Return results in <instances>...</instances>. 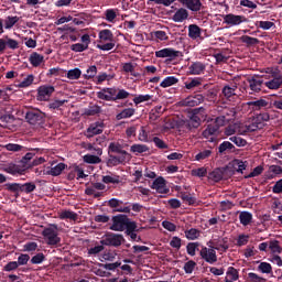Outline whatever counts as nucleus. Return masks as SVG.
I'll use <instances>...</instances> for the list:
<instances>
[{"label":"nucleus","instance_id":"1","mask_svg":"<svg viewBox=\"0 0 282 282\" xmlns=\"http://www.w3.org/2000/svg\"><path fill=\"white\" fill-rule=\"evenodd\" d=\"M129 96H131V93L124 90V88L118 87H104L100 91H97V98L99 100H106V102L127 100Z\"/></svg>","mask_w":282,"mask_h":282},{"label":"nucleus","instance_id":"2","mask_svg":"<svg viewBox=\"0 0 282 282\" xmlns=\"http://www.w3.org/2000/svg\"><path fill=\"white\" fill-rule=\"evenodd\" d=\"M135 221L131 220L129 216L124 214H118L111 217L110 223H108L109 230L113 232H124Z\"/></svg>","mask_w":282,"mask_h":282},{"label":"nucleus","instance_id":"3","mask_svg":"<svg viewBox=\"0 0 282 282\" xmlns=\"http://www.w3.org/2000/svg\"><path fill=\"white\" fill-rule=\"evenodd\" d=\"M7 191L10 193H14L15 197H19V193H26V195H30V193H34L36 191V184L29 182V183H8L6 184Z\"/></svg>","mask_w":282,"mask_h":282},{"label":"nucleus","instance_id":"4","mask_svg":"<svg viewBox=\"0 0 282 282\" xmlns=\"http://www.w3.org/2000/svg\"><path fill=\"white\" fill-rule=\"evenodd\" d=\"M47 246H58L61 237H58V225H51L42 231Z\"/></svg>","mask_w":282,"mask_h":282},{"label":"nucleus","instance_id":"5","mask_svg":"<svg viewBox=\"0 0 282 282\" xmlns=\"http://www.w3.org/2000/svg\"><path fill=\"white\" fill-rule=\"evenodd\" d=\"M263 76L261 75H252L251 77L247 78V94H259L263 90Z\"/></svg>","mask_w":282,"mask_h":282},{"label":"nucleus","instance_id":"6","mask_svg":"<svg viewBox=\"0 0 282 282\" xmlns=\"http://www.w3.org/2000/svg\"><path fill=\"white\" fill-rule=\"evenodd\" d=\"M101 246L120 248L124 243V236L121 234L107 232L100 240Z\"/></svg>","mask_w":282,"mask_h":282},{"label":"nucleus","instance_id":"7","mask_svg":"<svg viewBox=\"0 0 282 282\" xmlns=\"http://www.w3.org/2000/svg\"><path fill=\"white\" fill-rule=\"evenodd\" d=\"M25 120L29 124H43L45 122V112L40 109H31L25 112Z\"/></svg>","mask_w":282,"mask_h":282},{"label":"nucleus","instance_id":"8","mask_svg":"<svg viewBox=\"0 0 282 282\" xmlns=\"http://www.w3.org/2000/svg\"><path fill=\"white\" fill-rule=\"evenodd\" d=\"M223 23L229 28L241 25V23H248V18L245 15H237L235 13L223 14Z\"/></svg>","mask_w":282,"mask_h":282},{"label":"nucleus","instance_id":"9","mask_svg":"<svg viewBox=\"0 0 282 282\" xmlns=\"http://www.w3.org/2000/svg\"><path fill=\"white\" fill-rule=\"evenodd\" d=\"M107 206L109 208H112V212L115 213H131V206H129V203H124L121 199L118 198H111L107 202Z\"/></svg>","mask_w":282,"mask_h":282},{"label":"nucleus","instance_id":"10","mask_svg":"<svg viewBox=\"0 0 282 282\" xmlns=\"http://www.w3.org/2000/svg\"><path fill=\"white\" fill-rule=\"evenodd\" d=\"M7 50H19V41L4 35L0 39V54H3Z\"/></svg>","mask_w":282,"mask_h":282},{"label":"nucleus","instance_id":"11","mask_svg":"<svg viewBox=\"0 0 282 282\" xmlns=\"http://www.w3.org/2000/svg\"><path fill=\"white\" fill-rule=\"evenodd\" d=\"M269 72L271 74V80L264 83V87H268V89H281L282 86V76L279 75L276 70H273L272 68H269Z\"/></svg>","mask_w":282,"mask_h":282},{"label":"nucleus","instance_id":"12","mask_svg":"<svg viewBox=\"0 0 282 282\" xmlns=\"http://www.w3.org/2000/svg\"><path fill=\"white\" fill-rule=\"evenodd\" d=\"M182 52L175 51V48L167 47L155 52L156 58H169V61H175Z\"/></svg>","mask_w":282,"mask_h":282},{"label":"nucleus","instance_id":"13","mask_svg":"<svg viewBox=\"0 0 282 282\" xmlns=\"http://www.w3.org/2000/svg\"><path fill=\"white\" fill-rule=\"evenodd\" d=\"M199 256L202 259H204V261H206V263H210V265H213V263H217V251H215V249L203 247Z\"/></svg>","mask_w":282,"mask_h":282},{"label":"nucleus","instance_id":"14","mask_svg":"<svg viewBox=\"0 0 282 282\" xmlns=\"http://www.w3.org/2000/svg\"><path fill=\"white\" fill-rule=\"evenodd\" d=\"M80 41L82 43L70 45L72 52H85L89 50V44L91 43V37L89 36V34H84Z\"/></svg>","mask_w":282,"mask_h":282},{"label":"nucleus","instance_id":"15","mask_svg":"<svg viewBox=\"0 0 282 282\" xmlns=\"http://www.w3.org/2000/svg\"><path fill=\"white\" fill-rule=\"evenodd\" d=\"M104 127H105L104 122L97 121L87 128L84 135H86L88 139L94 138V135H100V133H102Z\"/></svg>","mask_w":282,"mask_h":282},{"label":"nucleus","instance_id":"16","mask_svg":"<svg viewBox=\"0 0 282 282\" xmlns=\"http://www.w3.org/2000/svg\"><path fill=\"white\" fill-rule=\"evenodd\" d=\"M151 188L153 191H156V193H161L163 195H166V193H169V188H166V180H164V177L162 176H159L153 181Z\"/></svg>","mask_w":282,"mask_h":282},{"label":"nucleus","instance_id":"17","mask_svg":"<svg viewBox=\"0 0 282 282\" xmlns=\"http://www.w3.org/2000/svg\"><path fill=\"white\" fill-rule=\"evenodd\" d=\"M204 102V97L203 95H191L186 97L183 101L182 105L183 107H197L198 105H202Z\"/></svg>","mask_w":282,"mask_h":282},{"label":"nucleus","instance_id":"18","mask_svg":"<svg viewBox=\"0 0 282 282\" xmlns=\"http://www.w3.org/2000/svg\"><path fill=\"white\" fill-rule=\"evenodd\" d=\"M54 86H40L37 89V100H50V97L54 94Z\"/></svg>","mask_w":282,"mask_h":282},{"label":"nucleus","instance_id":"19","mask_svg":"<svg viewBox=\"0 0 282 282\" xmlns=\"http://www.w3.org/2000/svg\"><path fill=\"white\" fill-rule=\"evenodd\" d=\"M270 120V113L268 112H260L257 115L251 131H257V129H262L264 127V122H268Z\"/></svg>","mask_w":282,"mask_h":282},{"label":"nucleus","instance_id":"20","mask_svg":"<svg viewBox=\"0 0 282 282\" xmlns=\"http://www.w3.org/2000/svg\"><path fill=\"white\" fill-rule=\"evenodd\" d=\"M127 162H131V158L109 154L107 166H118L120 164H127Z\"/></svg>","mask_w":282,"mask_h":282},{"label":"nucleus","instance_id":"21","mask_svg":"<svg viewBox=\"0 0 282 282\" xmlns=\"http://www.w3.org/2000/svg\"><path fill=\"white\" fill-rule=\"evenodd\" d=\"M247 105L252 109V111H261L262 109H270V101L265 99L248 101Z\"/></svg>","mask_w":282,"mask_h":282},{"label":"nucleus","instance_id":"22","mask_svg":"<svg viewBox=\"0 0 282 282\" xmlns=\"http://www.w3.org/2000/svg\"><path fill=\"white\" fill-rule=\"evenodd\" d=\"M64 169H67L65 163L52 164L51 169L44 171V175H52V177H58L63 173Z\"/></svg>","mask_w":282,"mask_h":282},{"label":"nucleus","instance_id":"23","mask_svg":"<svg viewBox=\"0 0 282 282\" xmlns=\"http://www.w3.org/2000/svg\"><path fill=\"white\" fill-rule=\"evenodd\" d=\"M178 2L192 12H199L202 10V0H178Z\"/></svg>","mask_w":282,"mask_h":282},{"label":"nucleus","instance_id":"24","mask_svg":"<svg viewBox=\"0 0 282 282\" xmlns=\"http://www.w3.org/2000/svg\"><path fill=\"white\" fill-rule=\"evenodd\" d=\"M108 153H118L119 156L131 158V154L127 152V150H122V145L120 143L111 142L108 147Z\"/></svg>","mask_w":282,"mask_h":282},{"label":"nucleus","instance_id":"25","mask_svg":"<svg viewBox=\"0 0 282 282\" xmlns=\"http://www.w3.org/2000/svg\"><path fill=\"white\" fill-rule=\"evenodd\" d=\"M189 74L193 76H199L206 72V65L202 62H194L192 65L188 67Z\"/></svg>","mask_w":282,"mask_h":282},{"label":"nucleus","instance_id":"26","mask_svg":"<svg viewBox=\"0 0 282 282\" xmlns=\"http://www.w3.org/2000/svg\"><path fill=\"white\" fill-rule=\"evenodd\" d=\"M186 19H188V10L184 8L176 10L172 17V21H174V23H184Z\"/></svg>","mask_w":282,"mask_h":282},{"label":"nucleus","instance_id":"27","mask_svg":"<svg viewBox=\"0 0 282 282\" xmlns=\"http://www.w3.org/2000/svg\"><path fill=\"white\" fill-rule=\"evenodd\" d=\"M45 62V56L33 52L29 57V63L32 64V67H41V64Z\"/></svg>","mask_w":282,"mask_h":282},{"label":"nucleus","instance_id":"28","mask_svg":"<svg viewBox=\"0 0 282 282\" xmlns=\"http://www.w3.org/2000/svg\"><path fill=\"white\" fill-rule=\"evenodd\" d=\"M235 91H237V86H224L221 94L227 100H232L237 98V93Z\"/></svg>","mask_w":282,"mask_h":282},{"label":"nucleus","instance_id":"29","mask_svg":"<svg viewBox=\"0 0 282 282\" xmlns=\"http://www.w3.org/2000/svg\"><path fill=\"white\" fill-rule=\"evenodd\" d=\"M4 173H9V175H23L25 170L21 169L19 165L11 163L3 169Z\"/></svg>","mask_w":282,"mask_h":282},{"label":"nucleus","instance_id":"30","mask_svg":"<svg viewBox=\"0 0 282 282\" xmlns=\"http://www.w3.org/2000/svg\"><path fill=\"white\" fill-rule=\"evenodd\" d=\"M135 116V108H124L116 116V120H126L127 118H133Z\"/></svg>","mask_w":282,"mask_h":282},{"label":"nucleus","instance_id":"31","mask_svg":"<svg viewBox=\"0 0 282 282\" xmlns=\"http://www.w3.org/2000/svg\"><path fill=\"white\" fill-rule=\"evenodd\" d=\"M124 232L127 237H130L132 241H135V239H138V232H140V228H138V223H132Z\"/></svg>","mask_w":282,"mask_h":282},{"label":"nucleus","instance_id":"32","mask_svg":"<svg viewBox=\"0 0 282 282\" xmlns=\"http://www.w3.org/2000/svg\"><path fill=\"white\" fill-rule=\"evenodd\" d=\"M207 177L208 180H212V182H221L224 180V170H221V167H217L209 172Z\"/></svg>","mask_w":282,"mask_h":282},{"label":"nucleus","instance_id":"33","mask_svg":"<svg viewBox=\"0 0 282 282\" xmlns=\"http://www.w3.org/2000/svg\"><path fill=\"white\" fill-rule=\"evenodd\" d=\"M188 36L193 41L199 39L202 36V29L197 24H189L188 25Z\"/></svg>","mask_w":282,"mask_h":282},{"label":"nucleus","instance_id":"34","mask_svg":"<svg viewBox=\"0 0 282 282\" xmlns=\"http://www.w3.org/2000/svg\"><path fill=\"white\" fill-rule=\"evenodd\" d=\"M100 43H107L113 40V32L109 29H104L98 34Z\"/></svg>","mask_w":282,"mask_h":282},{"label":"nucleus","instance_id":"35","mask_svg":"<svg viewBox=\"0 0 282 282\" xmlns=\"http://www.w3.org/2000/svg\"><path fill=\"white\" fill-rule=\"evenodd\" d=\"M232 151H235V145L230 141H224L218 147L219 155H225V153Z\"/></svg>","mask_w":282,"mask_h":282},{"label":"nucleus","instance_id":"36","mask_svg":"<svg viewBox=\"0 0 282 282\" xmlns=\"http://www.w3.org/2000/svg\"><path fill=\"white\" fill-rule=\"evenodd\" d=\"M180 83V79L175 76H167L165 77L161 84L160 87L163 89H166V87H173V85H177Z\"/></svg>","mask_w":282,"mask_h":282},{"label":"nucleus","instance_id":"37","mask_svg":"<svg viewBox=\"0 0 282 282\" xmlns=\"http://www.w3.org/2000/svg\"><path fill=\"white\" fill-rule=\"evenodd\" d=\"M199 124H202V117L189 112V120L187 121L188 129H198Z\"/></svg>","mask_w":282,"mask_h":282},{"label":"nucleus","instance_id":"38","mask_svg":"<svg viewBox=\"0 0 282 282\" xmlns=\"http://www.w3.org/2000/svg\"><path fill=\"white\" fill-rule=\"evenodd\" d=\"M59 219H70V221H76L78 219V214L69 209H64L59 213Z\"/></svg>","mask_w":282,"mask_h":282},{"label":"nucleus","instance_id":"39","mask_svg":"<svg viewBox=\"0 0 282 282\" xmlns=\"http://www.w3.org/2000/svg\"><path fill=\"white\" fill-rule=\"evenodd\" d=\"M106 188L107 186L102 183H93L91 187H87L85 189V194L91 196L94 193H96V191H105Z\"/></svg>","mask_w":282,"mask_h":282},{"label":"nucleus","instance_id":"40","mask_svg":"<svg viewBox=\"0 0 282 282\" xmlns=\"http://www.w3.org/2000/svg\"><path fill=\"white\" fill-rule=\"evenodd\" d=\"M20 21V18L17 15H8L4 20V29L6 30H12V28H14V25H17V22Z\"/></svg>","mask_w":282,"mask_h":282},{"label":"nucleus","instance_id":"41","mask_svg":"<svg viewBox=\"0 0 282 282\" xmlns=\"http://www.w3.org/2000/svg\"><path fill=\"white\" fill-rule=\"evenodd\" d=\"M239 219L242 226H250V224H252V213L241 212L239 215Z\"/></svg>","mask_w":282,"mask_h":282},{"label":"nucleus","instance_id":"42","mask_svg":"<svg viewBox=\"0 0 282 282\" xmlns=\"http://www.w3.org/2000/svg\"><path fill=\"white\" fill-rule=\"evenodd\" d=\"M186 239L188 241H195V239H199V236L202 235V231H199L196 228H191L184 231Z\"/></svg>","mask_w":282,"mask_h":282},{"label":"nucleus","instance_id":"43","mask_svg":"<svg viewBox=\"0 0 282 282\" xmlns=\"http://www.w3.org/2000/svg\"><path fill=\"white\" fill-rule=\"evenodd\" d=\"M181 199H183L188 206H195L197 198L192 196L188 192H181Z\"/></svg>","mask_w":282,"mask_h":282},{"label":"nucleus","instance_id":"44","mask_svg":"<svg viewBox=\"0 0 282 282\" xmlns=\"http://www.w3.org/2000/svg\"><path fill=\"white\" fill-rule=\"evenodd\" d=\"M196 87H202V78L195 77L187 82H185V88L186 89H195Z\"/></svg>","mask_w":282,"mask_h":282},{"label":"nucleus","instance_id":"45","mask_svg":"<svg viewBox=\"0 0 282 282\" xmlns=\"http://www.w3.org/2000/svg\"><path fill=\"white\" fill-rule=\"evenodd\" d=\"M240 41L245 43L248 47H252V45H259V39L249 35H242L240 37Z\"/></svg>","mask_w":282,"mask_h":282},{"label":"nucleus","instance_id":"46","mask_svg":"<svg viewBox=\"0 0 282 282\" xmlns=\"http://www.w3.org/2000/svg\"><path fill=\"white\" fill-rule=\"evenodd\" d=\"M3 149L11 151L12 153H19V151H25V147L17 143H8L3 145Z\"/></svg>","mask_w":282,"mask_h":282},{"label":"nucleus","instance_id":"47","mask_svg":"<svg viewBox=\"0 0 282 282\" xmlns=\"http://www.w3.org/2000/svg\"><path fill=\"white\" fill-rule=\"evenodd\" d=\"M82 75L83 70H80V68H73L67 72L66 78H68L69 80H78Z\"/></svg>","mask_w":282,"mask_h":282},{"label":"nucleus","instance_id":"48","mask_svg":"<svg viewBox=\"0 0 282 282\" xmlns=\"http://www.w3.org/2000/svg\"><path fill=\"white\" fill-rule=\"evenodd\" d=\"M210 155H213V150H203L195 155V160L196 162H204V160H208Z\"/></svg>","mask_w":282,"mask_h":282},{"label":"nucleus","instance_id":"49","mask_svg":"<svg viewBox=\"0 0 282 282\" xmlns=\"http://www.w3.org/2000/svg\"><path fill=\"white\" fill-rule=\"evenodd\" d=\"M96 74H98V67L96 65H93L87 68L86 74L83 75L85 80H91V78H96Z\"/></svg>","mask_w":282,"mask_h":282},{"label":"nucleus","instance_id":"50","mask_svg":"<svg viewBox=\"0 0 282 282\" xmlns=\"http://www.w3.org/2000/svg\"><path fill=\"white\" fill-rule=\"evenodd\" d=\"M112 78H113L112 75H109V74H107V73H100L99 75H97V76L95 77L94 83H95L96 85H102V84L105 83V80H111Z\"/></svg>","mask_w":282,"mask_h":282},{"label":"nucleus","instance_id":"51","mask_svg":"<svg viewBox=\"0 0 282 282\" xmlns=\"http://www.w3.org/2000/svg\"><path fill=\"white\" fill-rule=\"evenodd\" d=\"M131 153H147L149 151V148L147 144H132L130 147Z\"/></svg>","mask_w":282,"mask_h":282},{"label":"nucleus","instance_id":"52","mask_svg":"<svg viewBox=\"0 0 282 282\" xmlns=\"http://www.w3.org/2000/svg\"><path fill=\"white\" fill-rule=\"evenodd\" d=\"M212 250H220L221 252H226L228 250V245H226V238L223 240H218L217 242H213Z\"/></svg>","mask_w":282,"mask_h":282},{"label":"nucleus","instance_id":"53","mask_svg":"<svg viewBox=\"0 0 282 282\" xmlns=\"http://www.w3.org/2000/svg\"><path fill=\"white\" fill-rule=\"evenodd\" d=\"M101 108L98 105L90 106L84 110V116H98L100 113Z\"/></svg>","mask_w":282,"mask_h":282},{"label":"nucleus","instance_id":"54","mask_svg":"<svg viewBox=\"0 0 282 282\" xmlns=\"http://www.w3.org/2000/svg\"><path fill=\"white\" fill-rule=\"evenodd\" d=\"M279 240H271L269 242V248L273 254H281L282 248L281 245H279Z\"/></svg>","mask_w":282,"mask_h":282},{"label":"nucleus","instance_id":"55","mask_svg":"<svg viewBox=\"0 0 282 282\" xmlns=\"http://www.w3.org/2000/svg\"><path fill=\"white\" fill-rule=\"evenodd\" d=\"M197 265L196 261L189 260L187 262H185L183 270L185 272V274H193V272L195 271V268Z\"/></svg>","mask_w":282,"mask_h":282},{"label":"nucleus","instance_id":"56","mask_svg":"<svg viewBox=\"0 0 282 282\" xmlns=\"http://www.w3.org/2000/svg\"><path fill=\"white\" fill-rule=\"evenodd\" d=\"M199 248V242H189L186 246V250H187V254H189V257H195L197 250Z\"/></svg>","mask_w":282,"mask_h":282},{"label":"nucleus","instance_id":"57","mask_svg":"<svg viewBox=\"0 0 282 282\" xmlns=\"http://www.w3.org/2000/svg\"><path fill=\"white\" fill-rule=\"evenodd\" d=\"M84 162H86V164H100L101 160L100 156H96L94 154H86L84 155Z\"/></svg>","mask_w":282,"mask_h":282},{"label":"nucleus","instance_id":"58","mask_svg":"<svg viewBox=\"0 0 282 282\" xmlns=\"http://www.w3.org/2000/svg\"><path fill=\"white\" fill-rule=\"evenodd\" d=\"M258 270H260V272H262V274H272V264H270L268 262H261L258 265Z\"/></svg>","mask_w":282,"mask_h":282},{"label":"nucleus","instance_id":"59","mask_svg":"<svg viewBox=\"0 0 282 282\" xmlns=\"http://www.w3.org/2000/svg\"><path fill=\"white\" fill-rule=\"evenodd\" d=\"M102 182L104 184H120V177L118 175H106L102 176Z\"/></svg>","mask_w":282,"mask_h":282},{"label":"nucleus","instance_id":"60","mask_svg":"<svg viewBox=\"0 0 282 282\" xmlns=\"http://www.w3.org/2000/svg\"><path fill=\"white\" fill-rule=\"evenodd\" d=\"M230 142H234L236 147H246L248 144V141L241 137L234 135L229 138Z\"/></svg>","mask_w":282,"mask_h":282},{"label":"nucleus","instance_id":"61","mask_svg":"<svg viewBox=\"0 0 282 282\" xmlns=\"http://www.w3.org/2000/svg\"><path fill=\"white\" fill-rule=\"evenodd\" d=\"M217 131H219V128H218L217 124L215 123L214 126H208V127L203 131V135H204V138H208V135H215V133H217Z\"/></svg>","mask_w":282,"mask_h":282},{"label":"nucleus","instance_id":"62","mask_svg":"<svg viewBox=\"0 0 282 282\" xmlns=\"http://www.w3.org/2000/svg\"><path fill=\"white\" fill-rule=\"evenodd\" d=\"M34 83V75H28L19 85L18 87L25 89V87H30Z\"/></svg>","mask_w":282,"mask_h":282},{"label":"nucleus","instance_id":"63","mask_svg":"<svg viewBox=\"0 0 282 282\" xmlns=\"http://www.w3.org/2000/svg\"><path fill=\"white\" fill-rule=\"evenodd\" d=\"M248 282H268V280L254 272H250L248 273Z\"/></svg>","mask_w":282,"mask_h":282},{"label":"nucleus","instance_id":"64","mask_svg":"<svg viewBox=\"0 0 282 282\" xmlns=\"http://www.w3.org/2000/svg\"><path fill=\"white\" fill-rule=\"evenodd\" d=\"M45 261V254L43 252H40L31 258V263L33 265H39Z\"/></svg>","mask_w":282,"mask_h":282}]
</instances>
